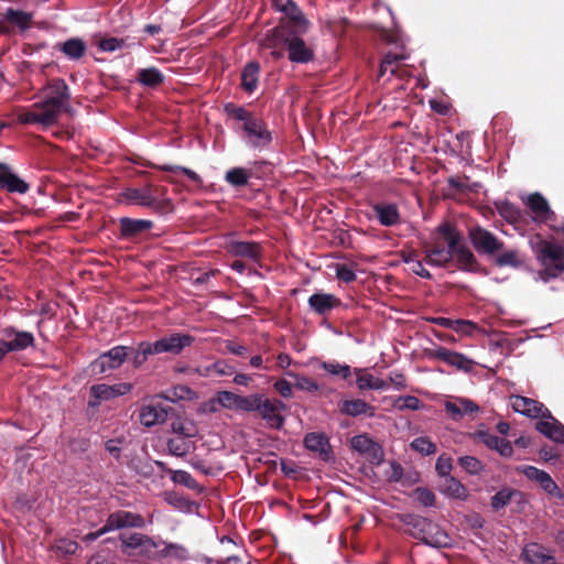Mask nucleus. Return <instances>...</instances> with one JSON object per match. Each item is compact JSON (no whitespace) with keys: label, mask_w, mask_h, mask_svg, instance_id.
<instances>
[{"label":"nucleus","mask_w":564,"mask_h":564,"mask_svg":"<svg viewBox=\"0 0 564 564\" xmlns=\"http://www.w3.org/2000/svg\"><path fill=\"white\" fill-rule=\"evenodd\" d=\"M44 98L19 116L22 123H39L44 127L54 124L69 99V87L63 78H52L43 88Z\"/></svg>","instance_id":"1"},{"label":"nucleus","mask_w":564,"mask_h":564,"mask_svg":"<svg viewBox=\"0 0 564 564\" xmlns=\"http://www.w3.org/2000/svg\"><path fill=\"white\" fill-rule=\"evenodd\" d=\"M225 113L237 121H241L248 143L254 149L267 148L272 142V133L268 129L267 123L260 117L254 116L243 106L234 102L224 105Z\"/></svg>","instance_id":"2"},{"label":"nucleus","mask_w":564,"mask_h":564,"mask_svg":"<svg viewBox=\"0 0 564 564\" xmlns=\"http://www.w3.org/2000/svg\"><path fill=\"white\" fill-rule=\"evenodd\" d=\"M300 31L289 30L285 22L282 21L265 37L267 47L285 46L288 57L292 63L306 64L314 59V51L310 48L305 41L299 36Z\"/></svg>","instance_id":"3"},{"label":"nucleus","mask_w":564,"mask_h":564,"mask_svg":"<svg viewBox=\"0 0 564 564\" xmlns=\"http://www.w3.org/2000/svg\"><path fill=\"white\" fill-rule=\"evenodd\" d=\"M401 522L408 528V533L422 541L424 544L436 549H445L452 545V538L437 523L422 516L405 513L400 517Z\"/></svg>","instance_id":"4"},{"label":"nucleus","mask_w":564,"mask_h":564,"mask_svg":"<svg viewBox=\"0 0 564 564\" xmlns=\"http://www.w3.org/2000/svg\"><path fill=\"white\" fill-rule=\"evenodd\" d=\"M534 253L541 265L539 279L547 283L564 273V247L547 240H540L534 247Z\"/></svg>","instance_id":"5"},{"label":"nucleus","mask_w":564,"mask_h":564,"mask_svg":"<svg viewBox=\"0 0 564 564\" xmlns=\"http://www.w3.org/2000/svg\"><path fill=\"white\" fill-rule=\"evenodd\" d=\"M435 234L442 237V240L447 243V249L426 250L424 260L432 265L445 267L452 261L453 250L457 242L463 241V236L458 231L457 227L449 221L440 224Z\"/></svg>","instance_id":"6"},{"label":"nucleus","mask_w":564,"mask_h":564,"mask_svg":"<svg viewBox=\"0 0 564 564\" xmlns=\"http://www.w3.org/2000/svg\"><path fill=\"white\" fill-rule=\"evenodd\" d=\"M129 358V346L118 345L101 352L90 364V370L95 376H102L108 371L119 369Z\"/></svg>","instance_id":"7"},{"label":"nucleus","mask_w":564,"mask_h":564,"mask_svg":"<svg viewBox=\"0 0 564 564\" xmlns=\"http://www.w3.org/2000/svg\"><path fill=\"white\" fill-rule=\"evenodd\" d=\"M469 240L479 254L494 257L502 251L505 243L496 235L486 228L476 226L468 231Z\"/></svg>","instance_id":"8"},{"label":"nucleus","mask_w":564,"mask_h":564,"mask_svg":"<svg viewBox=\"0 0 564 564\" xmlns=\"http://www.w3.org/2000/svg\"><path fill=\"white\" fill-rule=\"evenodd\" d=\"M194 341L195 337L189 334L173 332L153 343L151 341V345L154 355L170 354L177 356L181 355L186 347L192 346Z\"/></svg>","instance_id":"9"},{"label":"nucleus","mask_w":564,"mask_h":564,"mask_svg":"<svg viewBox=\"0 0 564 564\" xmlns=\"http://www.w3.org/2000/svg\"><path fill=\"white\" fill-rule=\"evenodd\" d=\"M132 390V384L120 382L116 384L98 383L89 388L88 408L98 409L102 401H110L124 395Z\"/></svg>","instance_id":"10"},{"label":"nucleus","mask_w":564,"mask_h":564,"mask_svg":"<svg viewBox=\"0 0 564 564\" xmlns=\"http://www.w3.org/2000/svg\"><path fill=\"white\" fill-rule=\"evenodd\" d=\"M285 409L286 405L281 400L262 397L257 412L271 429L280 430L284 424L282 411Z\"/></svg>","instance_id":"11"},{"label":"nucleus","mask_w":564,"mask_h":564,"mask_svg":"<svg viewBox=\"0 0 564 564\" xmlns=\"http://www.w3.org/2000/svg\"><path fill=\"white\" fill-rule=\"evenodd\" d=\"M512 409L531 419L552 417L551 411L543 403L522 395L511 397Z\"/></svg>","instance_id":"12"},{"label":"nucleus","mask_w":564,"mask_h":564,"mask_svg":"<svg viewBox=\"0 0 564 564\" xmlns=\"http://www.w3.org/2000/svg\"><path fill=\"white\" fill-rule=\"evenodd\" d=\"M6 337V344L9 352L25 350L35 346V338L31 332L20 330L13 326L4 327L1 330Z\"/></svg>","instance_id":"13"},{"label":"nucleus","mask_w":564,"mask_h":564,"mask_svg":"<svg viewBox=\"0 0 564 564\" xmlns=\"http://www.w3.org/2000/svg\"><path fill=\"white\" fill-rule=\"evenodd\" d=\"M109 531L121 530L127 528L141 529L145 525V519L131 511L118 510L110 513L106 520Z\"/></svg>","instance_id":"14"},{"label":"nucleus","mask_w":564,"mask_h":564,"mask_svg":"<svg viewBox=\"0 0 564 564\" xmlns=\"http://www.w3.org/2000/svg\"><path fill=\"white\" fill-rule=\"evenodd\" d=\"M159 192H167V188L154 184H147L142 188L128 187L122 192V196L135 205L150 207L154 202V196Z\"/></svg>","instance_id":"15"},{"label":"nucleus","mask_w":564,"mask_h":564,"mask_svg":"<svg viewBox=\"0 0 564 564\" xmlns=\"http://www.w3.org/2000/svg\"><path fill=\"white\" fill-rule=\"evenodd\" d=\"M447 415L453 421H460L464 416H473L480 411L479 405L467 398H454L444 403Z\"/></svg>","instance_id":"16"},{"label":"nucleus","mask_w":564,"mask_h":564,"mask_svg":"<svg viewBox=\"0 0 564 564\" xmlns=\"http://www.w3.org/2000/svg\"><path fill=\"white\" fill-rule=\"evenodd\" d=\"M530 480L536 481L549 495L563 499L564 495L552 477L534 466H524L521 470Z\"/></svg>","instance_id":"17"},{"label":"nucleus","mask_w":564,"mask_h":564,"mask_svg":"<svg viewBox=\"0 0 564 564\" xmlns=\"http://www.w3.org/2000/svg\"><path fill=\"white\" fill-rule=\"evenodd\" d=\"M153 221L122 217L119 219V232L122 239H134L153 228Z\"/></svg>","instance_id":"18"},{"label":"nucleus","mask_w":564,"mask_h":564,"mask_svg":"<svg viewBox=\"0 0 564 564\" xmlns=\"http://www.w3.org/2000/svg\"><path fill=\"white\" fill-rule=\"evenodd\" d=\"M170 410L172 408L163 406L161 403L145 404L140 410V422L145 427L162 424L167 420Z\"/></svg>","instance_id":"19"},{"label":"nucleus","mask_w":564,"mask_h":564,"mask_svg":"<svg viewBox=\"0 0 564 564\" xmlns=\"http://www.w3.org/2000/svg\"><path fill=\"white\" fill-rule=\"evenodd\" d=\"M53 50L61 52L68 61L78 62L86 55L87 44L80 37H69L55 43Z\"/></svg>","instance_id":"20"},{"label":"nucleus","mask_w":564,"mask_h":564,"mask_svg":"<svg viewBox=\"0 0 564 564\" xmlns=\"http://www.w3.org/2000/svg\"><path fill=\"white\" fill-rule=\"evenodd\" d=\"M0 187L8 193L25 194L30 189V185L14 174L11 169L0 162Z\"/></svg>","instance_id":"21"},{"label":"nucleus","mask_w":564,"mask_h":564,"mask_svg":"<svg viewBox=\"0 0 564 564\" xmlns=\"http://www.w3.org/2000/svg\"><path fill=\"white\" fill-rule=\"evenodd\" d=\"M303 443L306 449L317 453L321 459L328 462L332 458L329 440L324 433H307Z\"/></svg>","instance_id":"22"},{"label":"nucleus","mask_w":564,"mask_h":564,"mask_svg":"<svg viewBox=\"0 0 564 564\" xmlns=\"http://www.w3.org/2000/svg\"><path fill=\"white\" fill-rule=\"evenodd\" d=\"M351 447L361 454L368 455L371 463L379 464L382 460L383 452L381 446L366 434L354 436Z\"/></svg>","instance_id":"23"},{"label":"nucleus","mask_w":564,"mask_h":564,"mask_svg":"<svg viewBox=\"0 0 564 564\" xmlns=\"http://www.w3.org/2000/svg\"><path fill=\"white\" fill-rule=\"evenodd\" d=\"M227 251L234 257L247 258L252 261H258L262 254V248L256 241H230Z\"/></svg>","instance_id":"24"},{"label":"nucleus","mask_w":564,"mask_h":564,"mask_svg":"<svg viewBox=\"0 0 564 564\" xmlns=\"http://www.w3.org/2000/svg\"><path fill=\"white\" fill-rule=\"evenodd\" d=\"M282 13L284 14V17L281 18L279 24H281L282 21H284L289 30H296L303 32L307 30L308 22L305 19L303 11L300 9V7L295 3L294 0H292L285 7Z\"/></svg>","instance_id":"25"},{"label":"nucleus","mask_w":564,"mask_h":564,"mask_svg":"<svg viewBox=\"0 0 564 564\" xmlns=\"http://www.w3.org/2000/svg\"><path fill=\"white\" fill-rule=\"evenodd\" d=\"M434 357L445 364L453 366L459 370L469 372L474 367V361L468 359L463 354L452 351L447 348L441 347L435 350Z\"/></svg>","instance_id":"26"},{"label":"nucleus","mask_w":564,"mask_h":564,"mask_svg":"<svg viewBox=\"0 0 564 564\" xmlns=\"http://www.w3.org/2000/svg\"><path fill=\"white\" fill-rule=\"evenodd\" d=\"M308 305L314 313L325 315L332 310L340 306L341 301L334 294L314 293L308 297Z\"/></svg>","instance_id":"27"},{"label":"nucleus","mask_w":564,"mask_h":564,"mask_svg":"<svg viewBox=\"0 0 564 564\" xmlns=\"http://www.w3.org/2000/svg\"><path fill=\"white\" fill-rule=\"evenodd\" d=\"M523 556L528 564H555L556 562L552 552L538 543L527 545Z\"/></svg>","instance_id":"28"},{"label":"nucleus","mask_w":564,"mask_h":564,"mask_svg":"<svg viewBox=\"0 0 564 564\" xmlns=\"http://www.w3.org/2000/svg\"><path fill=\"white\" fill-rule=\"evenodd\" d=\"M551 421L540 420L535 423V430L545 435L547 438L557 443H564V425L553 415L546 417Z\"/></svg>","instance_id":"29"},{"label":"nucleus","mask_w":564,"mask_h":564,"mask_svg":"<svg viewBox=\"0 0 564 564\" xmlns=\"http://www.w3.org/2000/svg\"><path fill=\"white\" fill-rule=\"evenodd\" d=\"M260 64L256 61L248 62L241 70L240 87L248 94H252L259 84Z\"/></svg>","instance_id":"30"},{"label":"nucleus","mask_w":564,"mask_h":564,"mask_svg":"<svg viewBox=\"0 0 564 564\" xmlns=\"http://www.w3.org/2000/svg\"><path fill=\"white\" fill-rule=\"evenodd\" d=\"M453 257L456 258L458 268L464 271L476 272L478 271L479 263L474 253L460 242L456 243L453 250Z\"/></svg>","instance_id":"31"},{"label":"nucleus","mask_w":564,"mask_h":564,"mask_svg":"<svg viewBox=\"0 0 564 564\" xmlns=\"http://www.w3.org/2000/svg\"><path fill=\"white\" fill-rule=\"evenodd\" d=\"M373 212L382 226L391 227L400 221V213L394 204H376Z\"/></svg>","instance_id":"32"},{"label":"nucleus","mask_w":564,"mask_h":564,"mask_svg":"<svg viewBox=\"0 0 564 564\" xmlns=\"http://www.w3.org/2000/svg\"><path fill=\"white\" fill-rule=\"evenodd\" d=\"M32 20V13L14 8H8L4 12V22H8L10 26H17L20 31L30 29Z\"/></svg>","instance_id":"33"},{"label":"nucleus","mask_w":564,"mask_h":564,"mask_svg":"<svg viewBox=\"0 0 564 564\" xmlns=\"http://www.w3.org/2000/svg\"><path fill=\"white\" fill-rule=\"evenodd\" d=\"M525 204L539 219L546 220L553 215L547 200L540 193L530 194Z\"/></svg>","instance_id":"34"},{"label":"nucleus","mask_w":564,"mask_h":564,"mask_svg":"<svg viewBox=\"0 0 564 564\" xmlns=\"http://www.w3.org/2000/svg\"><path fill=\"white\" fill-rule=\"evenodd\" d=\"M169 454L175 457H184L196 449L195 442L184 437H171L166 442Z\"/></svg>","instance_id":"35"},{"label":"nucleus","mask_w":564,"mask_h":564,"mask_svg":"<svg viewBox=\"0 0 564 564\" xmlns=\"http://www.w3.org/2000/svg\"><path fill=\"white\" fill-rule=\"evenodd\" d=\"M343 414L358 416L361 414L373 415V406L360 399L345 400L339 404Z\"/></svg>","instance_id":"36"},{"label":"nucleus","mask_w":564,"mask_h":564,"mask_svg":"<svg viewBox=\"0 0 564 564\" xmlns=\"http://www.w3.org/2000/svg\"><path fill=\"white\" fill-rule=\"evenodd\" d=\"M151 341H140L137 347H129V358L133 368H140L150 356H154Z\"/></svg>","instance_id":"37"},{"label":"nucleus","mask_w":564,"mask_h":564,"mask_svg":"<svg viewBox=\"0 0 564 564\" xmlns=\"http://www.w3.org/2000/svg\"><path fill=\"white\" fill-rule=\"evenodd\" d=\"M524 261L517 249H505L496 254L495 264L499 268L510 267L519 269Z\"/></svg>","instance_id":"38"},{"label":"nucleus","mask_w":564,"mask_h":564,"mask_svg":"<svg viewBox=\"0 0 564 564\" xmlns=\"http://www.w3.org/2000/svg\"><path fill=\"white\" fill-rule=\"evenodd\" d=\"M143 533L138 532L120 533V552L128 557L137 556V550L143 539Z\"/></svg>","instance_id":"39"},{"label":"nucleus","mask_w":564,"mask_h":564,"mask_svg":"<svg viewBox=\"0 0 564 564\" xmlns=\"http://www.w3.org/2000/svg\"><path fill=\"white\" fill-rule=\"evenodd\" d=\"M137 80L149 88H156L164 82V75L156 67L141 68L138 70Z\"/></svg>","instance_id":"40"},{"label":"nucleus","mask_w":564,"mask_h":564,"mask_svg":"<svg viewBox=\"0 0 564 564\" xmlns=\"http://www.w3.org/2000/svg\"><path fill=\"white\" fill-rule=\"evenodd\" d=\"M516 498L521 499L522 492L512 488H502L491 497L490 506L495 511H499Z\"/></svg>","instance_id":"41"},{"label":"nucleus","mask_w":564,"mask_h":564,"mask_svg":"<svg viewBox=\"0 0 564 564\" xmlns=\"http://www.w3.org/2000/svg\"><path fill=\"white\" fill-rule=\"evenodd\" d=\"M442 491L446 496L459 500H466L468 497L467 488L459 480L451 476L444 479Z\"/></svg>","instance_id":"42"},{"label":"nucleus","mask_w":564,"mask_h":564,"mask_svg":"<svg viewBox=\"0 0 564 564\" xmlns=\"http://www.w3.org/2000/svg\"><path fill=\"white\" fill-rule=\"evenodd\" d=\"M164 547L160 550L159 561L172 557L174 560H177L180 562H184L189 558L188 550L178 543H167L163 542Z\"/></svg>","instance_id":"43"},{"label":"nucleus","mask_w":564,"mask_h":564,"mask_svg":"<svg viewBox=\"0 0 564 564\" xmlns=\"http://www.w3.org/2000/svg\"><path fill=\"white\" fill-rule=\"evenodd\" d=\"M171 429L176 436L187 440H192L198 435V429L191 420L177 419L172 422Z\"/></svg>","instance_id":"44"},{"label":"nucleus","mask_w":564,"mask_h":564,"mask_svg":"<svg viewBox=\"0 0 564 564\" xmlns=\"http://www.w3.org/2000/svg\"><path fill=\"white\" fill-rule=\"evenodd\" d=\"M158 547L159 543L149 535L144 534L137 550V556H140L144 560L159 561L160 550Z\"/></svg>","instance_id":"45"},{"label":"nucleus","mask_w":564,"mask_h":564,"mask_svg":"<svg viewBox=\"0 0 564 564\" xmlns=\"http://www.w3.org/2000/svg\"><path fill=\"white\" fill-rule=\"evenodd\" d=\"M318 368L325 370L327 373L334 377L348 380L351 377V368L349 365L339 364L338 361H319Z\"/></svg>","instance_id":"46"},{"label":"nucleus","mask_w":564,"mask_h":564,"mask_svg":"<svg viewBox=\"0 0 564 564\" xmlns=\"http://www.w3.org/2000/svg\"><path fill=\"white\" fill-rule=\"evenodd\" d=\"M252 176L250 170L243 167H232L226 172L225 181L235 187L246 186Z\"/></svg>","instance_id":"47"},{"label":"nucleus","mask_w":564,"mask_h":564,"mask_svg":"<svg viewBox=\"0 0 564 564\" xmlns=\"http://www.w3.org/2000/svg\"><path fill=\"white\" fill-rule=\"evenodd\" d=\"M496 208L498 214L509 224H517L521 220L520 209L508 200L496 203Z\"/></svg>","instance_id":"48"},{"label":"nucleus","mask_w":564,"mask_h":564,"mask_svg":"<svg viewBox=\"0 0 564 564\" xmlns=\"http://www.w3.org/2000/svg\"><path fill=\"white\" fill-rule=\"evenodd\" d=\"M147 166H150V167L156 169L159 171H163V172L183 173L198 186L203 185L202 177L196 172H194L193 170H189L187 167H183L180 165H171V164L158 165V164H152V163H148Z\"/></svg>","instance_id":"49"},{"label":"nucleus","mask_w":564,"mask_h":564,"mask_svg":"<svg viewBox=\"0 0 564 564\" xmlns=\"http://www.w3.org/2000/svg\"><path fill=\"white\" fill-rule=\"evenodd\" d=\"M169 474L171 475V479L175 484H180L185 486L188 489H197L198 482L193 478V476L185 470H173L169 469Z\"/></svg>","instance_id":"50"},{"label":"nucleus","mask_w":564,"mask_h":564,"mask_svg":"<svg viewBox=\"0 0 564 564\" xmlns=\"http://www.w3.org/2000/svg\"><path fill=\"white\" fill-rule=\"evenodd\" d=\"M289 376L295 379L294 388L301 391L316 392L319 389L318 383L306 376L289 372Z\"/></svg>","instance_id":"51"},{"label":"nucleus","mask_w":564,"mask_h":564,"mask_svg":"<svg viewBox=\"0 0 564 564\" xmlns=\"http://www.w3.org/2000/svg\"><path fill=\"white\" fill-rule=\"evenodd\" d=\"M97 46L102 52H115L117 50H121L123 47H128L126 39H117V37H102L97 42Z\"/></svg>","instance_id":"52"},{"label":"nucleus","mask_w":564,"mask_h":564,"mask_svg":"<svg viewBox=\"0 0 564 564\" xmlns=\"http://www.w3.org/2000/svg\"><path fill=\"white\" fill-rule=\"evenodd\" d=\"M262 394L253 393L250 395H240L238 411L254 412L258 411Z\"/></svg>","instance_id":"53"},{"label":"nucleus","mask_w":564,"mask_h":564,"mask_svg":"<svg viewBox=\"0 0 564 564\" xmlns=\"http://www.w3.org/2000/svg\"><path fill=\"white\" fill-rule=\"evenodd\" d=\"M411 448L423 455H432L436 452V445L429 438L420 436L411 442Z\"/></svg>","instance_id":"54"},{"label":"nucleus","mask_w":564,"mask_h":564,"mask_svg":"<svg viewBox=\"0 0 564 564\" xmlns=\"http://www.w3.org/2000/svg\"><path fill=\"white\" fill-rule=\"evenodd\" d=\"M239 394L231 391H219L216 395V400L225 409L238 411Z\"/></svg>","instance_id":"55"},{"label":"nucleus","mask_w":564,"mask_h":564,"mask_svg":"<svg viewBox=\"0 0 564 564\" xmlns=\"http://www.w3.org/2000/svg\"><path fill=\"white\" fill-rule=\"evenodd\" d=\"M458 464L470 475H478L482 469V463L474 456H462L458 458Z\"/></svg>","instance_id":"56"},{"label":"nucleus","mask_w":564,"mask_h":564,"mask_svg":"<svg viewBox=\"0 0 564 564\" xmlns=\"http://www.w3.org/2000/svg\"><path fill=\"white\" fill-rule=\"evenodd\" d=\"M166 192H159L154 196V202L150 208L154 209L159 214H169L173 212V204L170 198L164 197Z\"/></svg>","instance_id":"57"},{"label":"nucleus","mask_w":564,"mask_h":564,"mask_svg":"<svg viewBox=\"0 0 564 564\" xmlns=\"http://www.w3.org/2000/svg\"><path fill=\"white\" fill-rule=\"evenodd\" d=\"M78 547V543L69 539H59L54 545L55 553L64 556L75 554Z\"/></svg>","instance_id":"58"},{"label":"nucleus","mask_w":564,"mask_h":564,"mask_svg":"<svg viewBox=\"0 0 564 564\" xmlns=\"http://www.w3.org/2000/svg\"><path fill=\"white\" fill-rule=\"evenodd\" d=\"M404 59H406V55L404 54L388 52L381 61L378 77L384 76L388 73V69L391 66V64H398Z\"/></svg>","instance_id":"59"},{"label":"nucleus","mask_w":564,"mask_h":564,"mask_svg":"<svg viewBox=\"0 0 564 564\" xmlns=\"http://www.w3.org/2000/svg\"><path fill=\"white\" fill-rule=\"evenodd\" d=\"M399 410H420L423 402L414 395L399 397L394 404Z\"/></svg>","instance_id":"60"},{"label":"nucleus","mask_w":564,"mask_h":564,"mask_svg":"<svg viewBox=\"0 0 564 564\" xmlns=\"http://www.w3.org/2000/svg\"><path fill=\"white\" fill-rule=\"evenodd\" d=\"M207 375L215 373L217 376H230L235 372V368L226 360L219 359L206 368Z\"/></svg>","instance_id":"61"},{"label":"nucleus","mask_w":564,"mask_h":564,"mask_svg":"<svg viewBox=\"0 0 564 564\" xmlns=\"http://www.w3.org/2000/svg\"><path fill=\"white\" fill-rule=\"evenodd\" d=\"M413 495L415 499L424 507H432L435 503V495L429 488L417 487L414 489Z\"/></svg>","instance_id":"62"},{"label":"nucleus","mask_w":564,"mask_h":564,"mask_svg":"<svg viewBox=\"0 0 564 564\" xmlns=\"http://www.w3.org/2000/svg\"><path fill=\"white\" fill-rule=\"evenodd\" d=\"M468 181H470V177L467 175L451 176L447 180V185L451 189L455 191L458 194H466Z\"/></svg>","instance_id":"63"},{"label":"nucleus","mask_w":564,"mask_h":564,"mask_svg":"<svg viewBox=\"0 0 564 564\" xmlns=\"http://www.w3.org/2000/svg\"><path fill=\"white\" fill-rule=\"evenodd\" d=\"M477 437L479 438V441L485 444L489 449H494V451H497L498 449V446L500 444V441L502 438L498 437L497 435H494L489 432H486V431H479L477 433Z\"/></svg>","instance_id":"64"}]
</instances>
